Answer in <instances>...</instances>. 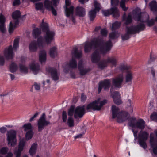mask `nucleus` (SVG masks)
I'll return each mask as SVG.
<instances>
[{
    "instance_id": "1",
    "label": "nucleus",
    "mask_w": 157,
    "mask_h": 157,
    "mask_svg": "<svg viewBox=\"0 0 157 157\" xmlns=\"http://www.w3.org/2000/svg\"><path fill=\"white\" fill-rule=\"evenodd\" d=\"M111 48L112 43L110 40L105 42L103 38H96L90 42L85 43L84 51L85 53H87L90 52L92 48L96 49L99 48L100 53L105 55L111 50Z\"/></svg>"
},
{
    "instance_id": "2",
    "label": "nucleus",
    "mask_w": 157,
    "mask_h": 157,
    "mask_svg": "<svg viewBox=\"0 0 157 157\" xmlns=\"http://www.w3.org/2000/svg\"><path fill=\"white\" fill-rule=\"evenodd\" d=\"M41 27L43 32L45 33L44 36V42L48 44L51 43L54 39L55 33L53 31H50L48 24L44 22V19L42 20Z\"/></svg>"
},
{
    "instance_id": "3",
    "label": "nucleus",
    "mask_w": 157,
    "mask_h": 157,
    "mask_svg": "<svg viewBox=\"0 0 157 157\" xmlns=\"http://www.w3.org/2000/svg\"><path fill=\"white\" fill-rule=\"evenodd\" d=\"M132 18H134L135 21H138L144 22L141 9L138 8L133 10L132 13H130L128 14L125 24L127 25L131 23L132 22Z\"/></svg>"
},
{
    "instance_id": "4",
    "label": "nucleus",
    "mask_w": 157,
    "mask_h": 157,
    "mask_svg": "<svg viewBox=\"0 0 157 157\" xmlns=\"http://www.w3.org/2000/svg\"><path fill=\"white\" fill-rule=\"evenodd\" d=\"M100 98H98L93 102L88 105L86 109L88 111H90V109L94 110H100L101 107L107 103V100L104 99L100 101Z\"/></svg>"
},
{
    "instance_id": "5",
    "label": "nucleus",
    "mask_w": 157,
    "mask_h": 157,
    "mask_svg": "<svg viewBox=\"0 0 157 157\" xmlns=\"http://www.w3.org/2000/svg\"><path fill=\"white\" fill-rule=\"evenodd\" d=\"M17 131L13 129L7 131L6 134V140L8 142V144L11 147H14L16 144Z\"/></svg>"
},
{
    "instance_id": "6",
    "label": "nucleus",
    "mask_w": 157,
    "mask_h": 157,
    "mask_svg": "<svg viewBox=\"0 0 157 157\" xmlns=\"http://www.w3.org/2000/svg\"><path fill=\"white\" fill-rule=\"evenodd\" d=\"M44 41L43 37L40 36L38 38L37 43L36 41H33L31 42L29 45V48L30 51L35 52L37 49V45L40 48H42L44 47Z\"/></svg>"
},
{
    "instance_id": "7",
    "label": "nucleus",
    "mask_w": 157,
    "mask_h": 157,
    "mask_svg": "<svg viewBox=\"0 0 157 157\" xmlns=\"http://www.w3.org/2000/svg\"><path fill=\"white\" fill-rule=\"evenodd\" d=\"M50 124L49 121L46 120L45 114L43 113L37 121L38 131L40 132H41L45 127Z\"/></svg>"
},
{
    "instance_id": "8",
    "label": "nucleus",
    "mask_w": 157,
    "mask_h": 157,
    "mask_svg": "<svg viewBox=\"0 0 157 157\" xmlns=\"http://www.w3.org/2000/svg\"><path fill=\"white\" fill-rule=\"evenodd\" d=\"M71 3L69 0H65V13L66 16L69 18L71 17L72 21L75 23L76 22L75 16L73 15L74 7L72 6L69 7L67 6L71 5Z\"/></svg>"
},
{
    "instance_id": "9",
    "label": "nucleus",
    "mask_w": 157,
    "mask_h": 157,
    "mask_svg": "<svg viewBox=\"0 0 157 157\" xmlns=\"http://www.w3.org/2000/svg\"><path fill=\"white\" fill-rule=\"evenodd\" d=\"M94 9H92L88 13V16L90 21H93L96 16L97 12H99L101 9L100 5L97 1H94Z\"/></svg>"
},
{
    "instance_id": "10",
    "label": "nucleus",
    "mask_w": 157,
    "mask_h": 157,
    "mask_svg": "<svg viewBox=\"0 0 157 157\" xmlns=\"http://www.w3.org/2000/svg\"><path fill=\"white\" fill-rule=\"evenodd\" d=\"M112 7L107 10H103L102 13L105 16H109L110 15H112L114 17L118 15V5H111Z\"/></svg>"
},
{
    "instance_id": "11",
    "label": "nucleus",
    "mask_w": 157,
    "mask_h": 157,
    "mask_svg": "<svg viewBox=\"0 0 157 157\" xmlns=\"http://www.w3.org/2000/svg\"><path fill=\"white\" fill-rule=\"evenodd\" d=\"M148 134L146 132H140L139 136V143L140 145L143 148L145 149L147 147L145 142L148 137Z\"/></svg>"
},
{
    "instance_id": "12",
    "label": "nucleus",
    "mask_w": 157,
    "mask_h": 157,
    "mask_svg": "<svg viewBox=\"0 0 157 157\" xmlns=\"http://www.w3.org/2000/svg\"><path fill=\"white\" fill-rule=\"evenodd\" d=\"M143 20L144 22H141V23H138L136 25H132L129 27L130 29L131 30L134 34L139 33L140 32L144 30L145 25L143 23L145 22V21L144 19Z\"/></svg>"
},
{
    "instance_id": "13",
    "label": "nucleus",
    "mask_w": 157,
    "mask_h": 157,
    "mask_svg": "<svg viewBox=\"0 0 157 157\" xmlns=\"http://www.w3.org/2000/svg\"><path fill=\"white\" fill-rule=\"evenodd\" d=\"M111 85V80L108 79H106L104 80L100 81L98 83V93H100L103 88L105 90H109Z\"/></svg>"
},
{
    "instance_id": "14",
    "label": "nucleus",
    "mask_w": 157,
    "mask_h": 157,
    "mask_svg": "<svg viewBox=\"0 0 157 157\" xmlns=\"http://www.w3.org/2000/svg\"><path fill=\"white\" fill-rule=\"evenodd\" d=\"M78 69L79 71V74L81 76H84L86 75L87 73L91 70L90 68H86L84 66L83 62L82 59L80 60L78 62Z\"/></svg>"
},
{
    "instance_id": "15",
    "label": "nucleus",
    "mask_w": 157,
    "mask_h": 157,
    "mask_svg": "<svg viewBox=\"0 0 157 157\" xmlns=\"http://www.w3.org/2000/svg\"><path fill=\"white\" fill-rule=\"evenodd\" d=\"M85 113L84 105L78 106L75 110L74 118L75 119H77L78 117L81 118L83 117Z\"/></svg>"
},
{
    "instance_id": "16",
    "label": "nucleus",
    "mask_w": 157,
    "mask_h": 157,
    "mask_svg": "<svg viewBox=\"0 0 157 157\" xmlns=\"http://www.w3.org/2000/svg\"><path fill=\"white\" fill-rule=\"evenodd\" d=\"M130 117V114L125 111L118 112V123H122L126 121Z\"/></svg>"
},
{
    "instance_id": "17",
    "label": "nucleus",
    "mask_w": 157,
    "mask_h": 157,
    "mask_svg": "<svg viewBox=\"0 0 157 157\" xmlns=\"http://www.w3.org/2000/svg\"><path fill=\"white\" fill-rule=\"evenodd\" d=\"M25 143V141L24 139L23 138L19 141L18 145L17 150L14 151V154L16 155V157H20L21 153L23 151Z\"/></svg>"
},
{
    "instance_id": "18",
    "label": "nucleus",
    "mask_w": 157,
    "mask_h": 157,
    "mask_svg": "<svg viewBox=\"0 0 157 157\" xmlns=\"http://www.w3.org/2000/svg\"><path fill=\"white\" fill-rule=\"evenodd\" d=\"M150 142L154 153L157 155V139L154 138L152 134H151L150 135Z\"/></svg>"
},
{
    "instance_id": "19",
    "label": "nucleus",
    "mask_w": 157,
    "mask_h": 157,
    "mask_svg": "<svg viewBox=\"0 0 157 157\" xmlns=\"http://www.w3.org/2000/svg\"><path fill=\"white\" fill-rule=\"evenodd\" d=\"M100 53L99 51V48L96 49L91 55V61L93 63H97L100 59V56L99 54Z\"/></svg>"
},
{
    "instance_id": "20",
    "label": "nucleus",
    "mask_w": 157,
    "mask_h": 157,
    "mask_svg": "<svg viewBox=\"0 0 157 157\" xmlns=\"http://www.w3.org/2000/svg\"><path fill=\"white\" fill-rule=\"evenodd\" d=\"M75 15L79 17H84L86 14V11L85 8L82 6H77L75 9Z\"/></svg>"
},
{
    "instance_id": "21",
    "label": "nucleus",
    "mask_w": 157,
    "mask_h": 157,
    "mask_svg": "<svg viewBox=\"0 0 157 157\" xmlns=\"http://www.w3.org/2000/svg\"><path fill=\"white\" fill-rule=\"evenodd\" d=\"M4 55L7 60L12 59L13 57V53L12 45L9 46L7 50L4 53Z\"/></svg>"
},
{
    "instance_id": "22",
    "label": "nucleus",
    "mask_w": 157,
    "mask_h": 157,
    "mask_svg": "<svg viewBox=\"0 0 157 157\" xmlns=\"http://www.w3.org/2000/svg\"><path fill=\"white\" fill-rule=\"evenodd\" d=\"M48 71L51 73V77L54 80L57 81L59 79V76L58 75L56 69L49 67Z\"/></svg>"
},
{
    "instance_id": "23",
    "label": "nucleus",
    "mask_w": 157,
    "mask_h": 157,
    "mask_svg": "<svg viewBox=\"0 0 157 157\" xmlns=\"http://www.w3.org/2000/svg\"><path fill=\"white\" fill-rule=\"evenodd\" d=\"M48 71L51 73V77L54 80L57 81L59 79V76L58 75L56 69L49 67Z\"/></svg>"
},
{
    "instance_id": "24",
    "label": "nucleus",
    "mask_w": 157,
    "mask_h": 157,
    "mask_svg": "<svg viewBox=\"0 0 157 157\" xmlns=\"http://www.w3.org/2000/svg\"><path fill=\"white\" fill-rule=\"evenodd\" d=\"M30 69L35 75L37 74L40 70V66L38 63L33 62L30 64Z\"/></svg>"
},
{
    "instance_id": "25",
    "label": "nucleus",
    "mask_w": 157,
    "mask_h": 157,
    "mask_svg": "<svg viewBox=\"0 0 157 157\" xmlns=\"http://www.w3.org/2000/svg\"><path fill=\"white\" fill-rule=\"evenodd\" d=\"M126 33L124 35L121 36L122 39L123 41L128 40L130 37V35L134 34L131 30L130 29V27L128 26L126 27Z\"/></svg>"
},
{
    "instance_id": "26",
    "label": "nucleus",
    "mask_w": 157,
    "mask_h": 157,
    "mask_svg": "<svg viewBox=\"0 0 157 157\" xmlns=\"http://www.w3.org/2000/svg\"><path fill=\"white\" fill-rule=\"evenodd\" d=\"M14 25L12 22H10L9 24V32L10 34H11L13 33L14 29L17 27V25L19 24V21L18 19H15Z\"/></svg>"
},
{
    "instance_id": "27",
    "label": "nucleus",
    "mask_w": 157,
    "mask_h": 157,
    "mask_svg": "<svg viewBox=\"0 0 157 157\" xmlns=\"http://www.w3.org/2000/svg\"><path fill=\"white\" fill-rule=\"evenodd\" d=\"M73 56L77 59H80L82 57V52L81 51H78L77 47H75L72 52Z\"/></svg>"
},
{
    "instance_id": "28",
    "label": "nucleus",
    "mask_w": 157,
    "mask_h": 157,
    "mask_svg": "<svg viewBox=\"0 0 157 157\" xmlns=\"http://www.w3.org/2000/svg\"><path fill=\"white\" fill-rule=\"evenodd\" d=\"M132 68V67L128 65L124 64H121L119 67L118 69L120 71H121L123 73L124 72V71L125 70L127 72V71H129V70Z\"/></svg>"
},
{
    "instance_id": "29",
    "label": "nucleus",
    "mask_w": 157,
    "mask_h": 157,
    "mask_svg": "<svg viewBox=\"0 0 157 157\" xmlns=\"http://www.w3.org/2000/svg\"><path fill=\"white\" fill-rule=\"evenodd\" d=\"M145 121L142 119H139L136 123V128L143 130L145 128Z\"/></svg>"
},
{
    "instance_id": "30",
    "label": "nucleus",
    "mask_w": 157,
    "mask_h": 157,
    "mask_svg": "<svg viewBox=\"0 0 157 157\" xmlns=\"http://www.w3.org/2000/svg\"><path fill=\"white\" fill-rule=\"evenodd\" d=\"M46 53L44 50H41L39 53V60L42 63L45 62L46 60Z\"/></svg>"
},
{
    "instance_id": "31",
    "label": "nucleus",
    "mask_w": 157,
    "mask_h": 157,
    "mask_svg": "<svg viewBox=\"0 0 157 157\" xmlns=\"http://www.w3.org/2000/svg\"><path fill=\"white\" fill-rule=\"evenodd\" d=\"M113 88L112 87L110 89V92L111 94V96L114 102V103L118 104V92L117 91H113Z\"/></svg>"
},
{
    "instance_id": "32",
    "label": "nucleus",
    "mask_w": 157,
    "mask_h": 157,
    "mask_svg": "<svg viewBox=\"0 0 157 157\" xmlns=\"http://www.w3.org/2000/svg\"><path fill=\"white\" fill-rule=\"evenodd\" d=\"M49 54L51 57L54 58L57 55V49L56 47H53L51 48L49 51Z\"/></svg>"
},
{
    "instance_id": "33",
    "label": "nucleus",
    "mask_w": 157,
    "mask_h": 157,
    "mask_svg": "<svg viewBox=\"0 0 157 157\" xmlns=\"http://www.w3.org/2000/svg\"><path fill=\"white\" fill-rule=\"evenodd\" d=\"M133 78V74L130 71H127L125 76V83L131 82Z\"/></svg>"
},
{
    "instance_id": "34",
    "label": "nucleus",
    "mask_w": 157,
    "mask_h": 157,
    "mask_svg": "<svg viewBox=\"0 0 157 157\" xmlns=\"http://www.w3.org/2000/svg\"><path fill=\"white\" fill-rule=\"evenodd\" d=\"M151 10L154 12H157V2L155 0H153L149 4Z\"/></svg>"
},
{
    "instance_id": "35",
    "label": "nucleus",
    "mask_w": 157,
    "mask_h": 157,
    "mask_svg": "<svg viewBox=\"0 0 157 157\" xmlns=\"http://www.w3.org/2000/svg\"><path fill=\"white\" fill-rule=\"evenodd\" d=\"M112 118L113 119L117 117L118 115V108L114 105L112 106Z\"/></svg>"
},
{
    "instance_id": "36",
    "label": "nucleus",
    "mask_w": 157,
    "mask_h": 157,
    "mask_svg": "<svg viewBox=\"0 0 157 157\" xmlns=\"http://www.w3.org/2000/svg\"><path fill=\"white\" fill-rule=\"evenodd\" d=\"M41 33V30L40 29L36 28L33 29V36L35 39L39 36Z\"/></svg>"
},
{
    "instance_id": "37",
    "label": "nucleus",
    "mask_w": 157,
    "mask_h": 157,
    "mask_svg": "<svg viewBox=\"0 0 157 157\" xmlns=\"http://www.w3.org/2000/svg\"><path fill=\"white\" fill-rule=\"evenodd\" d=\"M137 122L136 119V118H130L128 120V125L130 127L132 128L135 127L136 125V123Z\"/></svg>"
},
{
    "instance_id": "38",
    "label": "nucleus",
    "mask_w": 157,
    "mask_h": 157,
    "mask_svg": "<svg viewBox=\"0 0 157 157\" xmlns=\"http://www.w3.org/2000/svg\"><path fill=\"white\" fill-rule=\"evenodd\" d=\"M107 65L106 60L105 59L101 60L98 64V67L101 69H104Z\"/></svg>"
},
{
    "instance_id": "39",
    "label": "nucleus",
    "mask_w": 157,
    "mask_h": 157,
    "mask_svg": "<svg viewBox=\"0 0 157 157\" xmlns=\"http://www.w3.org/2000/svg\"><path fill=\"white\" fill-rule=\"evenodd\" d=\"M68 65L70 68L72 69L76 68L77 66L76 61L75 59L72 58L71 60L70 61Z\"/></svg>"
},
{
    "instance_id": "40",
    "label": "nucleus",
    "mask_w": 157,
    "mask_h": 157,
    "mask_svg": "<svg viewBox=\"0 0 157 157\" xmlns=\"http://www.w3.org/2000/svg\"><path fill=\"white\" fill-rule=\"evenodd\" d=\"M18 68L17 64L14 62H12L10 65V70L12 73L16 72Z\"/></svg>"
},
{
    "instance_id": "41",
    "label": "nucleus",
    "mask_w": 157,
    "mask_h": 157,
    "mask_svg": "<svg viewBox=\"0 0 157 157\" xmlns=\"http://www.w3.org/2000/svg\"><path fill=\"white\" fill-rule=\"evenodd\" d=\"M37 147V144H33L29 150L30 154L31 155H33L36 152V150Z\"/></svg>"
},
{
    "instance_id": "42",
    "label": "nucleus",
    "mask_w": 157,
    "mask_h": 157,
    "mask_svg": "<svg viewBox=\"0 0 157 157\" xmlns=\"http://www.w3.org/2000/svg\"><path fill=\"white\" fill-rule=\"evenodd\" d=\"M44 4V7L48 11L53 7L52 2L50 1L49 0H45Z\"/></svg>"
},
{
    "instance_id": "43",
    "label": "nucleus",
    "mask_w": 157,
    "mask_h": 157,
    "mask_svg": "<svg viewBox=\"0 0 157 157\" xmlns=\"http://www.w3.org/2000/svg\"><path fill=\"white\" fill-rule=\"evenodd\" d=\"M124 76L123 73L118 75V88H121L123 83Z\"/></svg>"
},
{
    "instance_id": "44",
    "label": "nucleus",
    "mask_w": 157,
    "mask_h": 157,
    "mask_svg": "<svg viewBox=\"0 0 157 157\" xmlns=\"http://www.w3.org/2000/svg\"><path fill=\"white\" fill-rule=\"evenodd\" d=\"M34 133L32 130H30L26 132L25 135V138L26 140L31 139L33 136Z\"/></svg>"
},
{
    "instance_id": "45",
    "label": "nucleus",
    "mask_w": 157,
    "mask_h": 157,
    "mask_svg": "<svg viewBox=\"0 0 157 157\" xmlns=\"http://www.w3.org/2000/svg\"><path fill=\"white\" fill-rule=\"evenodd\" d=\"M21 16L20 11L19 10H16L13 13L12 18L14 19H19L21 17Z\"/></svg>"
},
{
    "instance_id": "46",
    "label": "nucleus",
    "mask_w": 157,
    "mask_h": 157,
    "mask_svg": "<svg viewBox=\"0 0 157 157\" xmlns=\"http://www.w3.org/2000/svg\"><path fill=\"white\" fill-rule=\"evenodd\" d=\"M67 124L70 127H72L74 125V120L71 117H69L67 119Z\"/></svg>"
},
{
    "instance_id": "47",
    "label": "nucleus",
    "mask_w": 157,
    "mask_h": 157,
    "mask_svg": "<svg viewBox=\"0 0 157 157\" xmlns=\"http://www.w3.org/2000/svg\"><path fill=\"white\" fill-rule=\"evenodd\" d=\"M22 128H24L25 131H26L27 130H32V126L31 123H28L23 125Z\"/></svg>"
},
{
    "instance_id": "48",
    "label": "nucleus",
    "mask_w": 157,
    "mask_h": 157,
    "mask_svg": "<svg viewBox=\"0 0 157 157\" xmlns=\"http://www.w3.org/2000/svg\"><path fill=\"white\" fill-rule=\"evenodd\" d=\"M106 60L107 64L109 63L112 64L113 66H115L116 64V60L114 58H108Z\"/></svg>"
},
{
    "instance_id": "49",
    "label": "nucleus",
    "mask_w": 157,
    "mask_h": 157,
    "mask_svg": "<svg viewBox=\"0 0 157 157\" xmlns=\"http://www.w3.org/2000/svg\"><path fill=\"white\" fill-rule=\"evenodd\" d=\"M75 106L72 105L71 106L68 112V115L70 117L73 116L74 112L75 113Z\"/></svg>"
},
{
    "instance_id": "50",
    "label": "nucleus",
    "mask_w": 157,
    "mask_h": 157,
    "mask_svg": "<svg viewBox=\"0 0 157 157\" xmlns=\"http://www.w3.org/2000/svg\"><path fill=\"white\" fill-rule=\"evenodd\" d=\"M19 66L21 72L27 73L28 68L26 67L22 64H20Z\"/></svg>"
},
{
    "instance_id": "51",
    "label": "nucleus",
    "mask_w": 157,
    "mask_h": 157,
    "mask_svg": "<svg viewBox=\"0 0 157 157\" xmlns=\"http://www.w3.org/2000/svg\"><path fill=\"white\" fill-rule=\"evenodd\" d=\"M126 0H121L120 2V6L122 8L124 11H126L128 9V7H126L125 6V2Z\"/></svg>"
},
{
    "instance_id": "52",
    "label": "nucleus",
    "mask_w": 157,
    "mask_h": 157,
    "mask_svg": "<svg viewBox=\"0 0 157 157\" xmlns=\"http://www.w3.org/2000/svg\"><path fill=\"white\" fill-rule=\"evenodd\" d=\"M124 105L123 101L121 99V94L118 92V111L120 110V107H123Z\"/></svg>"
},
{
    "instance_id": "53",
    "label": "nucleus",
    "mask_w": 157,
    "mask_h": 157,
    "mask_svg": "<svg viewBox=\"0 0 157 157\" xmlns=\"http://www.w3.org/2000/svg\"><path fill=\"white\" fill-rule=\"evenodd\" d=\"M35 9L36 10H42L43 8V4L42 2L36 3L35 4Z\"/></svg>"
},
{
    "instance_id": "54",
    "label": "nucleus",
    "mask_w": 157,
    "mask_h": 157,
    "mask_svg": "<svg viewBox=\"0 0 157 157\" xmlns=\"http://www.w3.org/2000/svg\"><path fill=\"white\" fill-rule=\"evenodd\" d=\"M110 28L112 31H115L118 29V21H116L112 24Z\"/></svg>"
},
{
    "instance_id": "55",
    "label": "nucleus",
    "mask_w": 157,
    "mask_h": 157,
    "mask_svg": "<svg viewBox=\"0 0 157 157\" xmlns=\"http://www.w3.org/2000/svg\"><path fill=\"white\" fill-rule=\"evenodd\" d=\"M0 31L3 34L6 33V30L5 24H0Z\"/></svg>"
},
{
    "instance_id": "56",
    "label": "nucleus",
    "mask_w": 157,
    "mask_h": 157,
    "mask_svg": "<svg viewBox=\"0 0 157 157\" xmlns=\"http://www.w3.org/2000/svg\"><path fill=\"white\" fill-rule=\"evenodd\" d=\"M19 40L18 39H15L14 41L13 48L17 49L19 46Z\"/></svg>"
},
{
    "instance_id": "57",
    "label": "nucleus",
    "mask_w": 157,
    "mask_h": 157,
    "mask_svg": "<svg viewBox=\"0 0 157 157\" xmlns=\"http://www.w3.org/2000/svg\"><path fill=\"white\" fill-rule=\"evenodd\" d=\"M116 36V33L115 32H112L110 33L109 35V40H110L112 43V42L111 40V39H114Z\"/></svg>"
},
{
    "instance_id": "58",
    "label": "nucleus",
    "mask_w": 157,
    "mask_h": 157,
    "mask_svg": "<svg viewBox=\"0 0 157 157\" xmlns=\"http://www.w3.org/2000/svg\"><path fill=\"white\" fill-rule=\"evenodd\" d=\"M100 33L102 36L105 37L107 35L108 31L106 28H103L101 29Z\"/></svg>"
},
{
    "instance_id": "59",
    "label": "nucleus",
    "mask_w": 157,
    "mask_h": 157,
    "mask_svg": "<svg viewBox=\"0 0 157 157\" xmlns=\"http://www.w3.org/2000/svg\"><path fill=\"white\" fill-rule=\"evenodd\" d=\"M150 118L153 121H157V113L153 112L151 115Z\"/></svg>"
},
{
    "instance_id": "60",
    "label": "nucleus",
    "mask_w": 157,
    "mask_h": 157,
    "mask_svg": "<svg viewBox=\"0 0 157 157\" xmlns=\"http://www.w3.org/2000/svg\"><path fill=\"white\" fill-rule=\"evenodd\" d=\"M8 151V149L7 147H4L1 148L0 150V152L1 154H6Z\"/></svg>"
},
{
    "instance_id": "61",
    "label": "nucleus",
    "mask_w": 157,
    "mask_h": 157,
    "mask_svg": "<svg viewBox=\"0 0 157 157\" xmlns=\"http://www.w3.org/2000/svg\"><path fill=\"white\" fill-rule=\"evenodd\" d=\"M6 19L5 16L2 14L0 15V24H5Z\"/></svg>"
},
{
    "instance_id": "62",
    "label": "nucleus",
    "mask_w": 157,
    "mask_h": 157,
    "mask_svg": "<svg viewBox=\"0 0 157 157\" xmlns=\"http://www.w3.org/2000/svg\"><path fill=\"white\" fill-rule=\"evenodd\" d=\"M62 120L64 122H66L67 120V113L65 111H63L62 112Z\"/></svg>"
},
{
    "instance_id": "63",
    "label": "nucleus",
    "mask_w": 157,
    "mask_h": 157,
    "mask_svg": "<svg viewBox=\"0 0 157 157\" xmlns=\"http://www.w3.org/2000/svg\"><path fill=\"white\" fill-rule=\"evenodd\" d=\"M113 85L116 87H118V77L113 79L112 81Z\"/></svg>"
},
{
    "instance_id": "64",
    "label": "nucleus",
    "mask_w": 157,
    "mask_h": 157,
    "mask_svg": "<svg viewBox=\"0 0 157 157\" xmlns=\"http://www.w3.org/2000/svg\"><path fill=\"white\" fill-rule=\"evenodd\" d=\"M154 19H151V20H148L147 22L148 25L149 26H151L153 25L154 23Z\"/></svg>"
}]
</instances>
